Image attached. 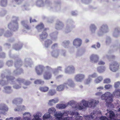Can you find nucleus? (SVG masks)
Returning <instances> with one entry per match:
<instances>
[{"mask_svg":"<svg viewBox=\"0 0 120 120\" xmlns=\"http://www.w3.org/2000/svg\"><path fill=\"white\" fill-rule=\"evenodd\" d=\"M114 87L116 89L115 91L111 94L109 92H106L101 96L102 100H105L106 105L108 106L111 105V103L113 101V98L114 96L116 97H120V89H117L120 87V82L118 81L115 83Z\"/></svg>","mask_w":120,"mask_h":120,"instance_id":"f257e3e1","label":"nucleus"},{"mask_svg":"<svg viewBox=\"0 0 120 120\" xmlns=\"http://www.w3.org/2000/svg\"><path fill=\"white\" fill-rule=\"evenodd\" d=\"M19 20L18 17L13 16V20L8 25V28L10 30L13 31H17L19 28V25L17 21Z\"/></svg>","mask_w":120,"mask_h":120,"instance_id":"f03ea898","label":"nucleus"},{"mask_svg":"<svg viewBox=\"0 0 120 120\" xmlns=\"http://www.w3.org/2000/svg\"><path fill=\"white\" fill-rule=\"evenodd\" d=\"M22 65V62L20 58L18 59L15 61L14 65L16 69L13 72V73L14 75H20L23 72V71L22 69V68H19Z\"/></svg>","mask_w":120,"mask_h":120,"instance_id":"7ed1b4c3","label":"nucleus"},{"mask_svg":"<svg viewBox=\"0 0 120 120\" xmlns=\"http://www.w3.org/2000/svg\"><path fill=\"white\" fill-rule=\"evenodd\" d=\"M109 32V28L108 25L106 24H103L100 26L97 33V35L98 36H101Z\"/></svg>","mask_w":120,"mask_h":120,"instance_id":"20e7f679","label":"nucleus"},{"mask_svg":"<svg viewBox=\"0 0 120 120\" xmlns=\"http://www.w3.org/2000/svg\"><path fill=\"white\" fill-rule=\"evenodd\" d=\"M7 81H5L3 80H0V85L4 86L8 84L9 83L11 84H14L15 83V78L11 76L6 77Z\"/></svg>","mask_w":120,"mask_h":120,"instance_id":"39448f33","label":"nucleus"},{"mask_svg":"<svg viewBox=\"0 0 120 120\" xmlns=\"http://www.w3.org/2000/svg\"><path fill=\"white\" fill-rule=\"evenodd\" d=\"M83 105L85 107H91L95 106L98 104L99 102L94 100H92L89 101H86L83 100L82 101Z\"/></svg>","mask_w":120,"mask_h":120,"instance_id":"423d86ee","label":"nucleus"},{"mask_svg":"<svg viewBox=\"0 0 120 120\" xmlns=\"http://www.w3.org/2000/svg\"><path fill=\"white\" fill-rule=\"evenodd\" d=\"M65 88L68 89L69 88H73L75 86V83L71 79H68L64 83Z\"/></svg>","mask_w":120,"mask_h":120,"instance_id":"0eeeda50","label":"nucleus"},{"mask_svg":"<svg viewBox=\"0 0 120 120\" xmlns=\"http://www.w3.org/2000/svg\"><path fill=\"white\" fill-rule=\"evenodd\" d=\"M49 71L52 70V73L55 76L57 75L59 73V71H62V68L60 66H58L56 68L53 69L51 67L49 66H46L45 67Z\"/></svg>","mask_w":120,"mask_h":120,"instance_id":"6e6552de","label":"nucleus"},{"mask_svg":"<svg viewBox=\"0 0 120 120\" xmlns=\"http://www.w3.org/2000/svg\"><path fill=\"white\" fill-rule=\"evenodd\" d=\"M109 68L111 71L115 72L119 69V64L116 62H113L109 64Z\"/></svg>","mask_w":120,"mask_h":120,"instance_id":"1a4fd4ad","label":"nucleus"},{"mask_svg":"<svg viewBox=\"0 0 120 120\" xmlns=\"http://www.w3.org/2000/svg\"><path fill=\"white\" fill-rule=\"evenodd\" d=\"M85 77V75L82 73H79L75 76L74 79L77 82H82Z\"/></svg>","mask_w":120,"mask_h":120,"instance_id":"9d476101","label":"nucleus"},{"mask_svg":"<svg viewBox=\"0 0 120 120\" xmlns=\"http://www.w3.org/2000/svg\"><path fill=\"white\" fill-rule=\"evenodd\" d=\"M48 29V28H45L43 30L42 32L40 34L39 38L40 41L42 42L47 37L48 34L46 33V31Z\"/></svg>","mask_w":120,"mask_h":120,"instance_id":"9b49d317","label":"nucleus"},{"mask_svg":"<svg viewBox=\"0 0 120 120\" xmlns=\"http://www.w3.org/2000/svg\"><path fill=\"white\" fill-rule=\"evenodd\" d=\"M46 71H45L43 75V78L44 79L48 80L51 79L52 77V70L49 71L47 70L45 67Z\"/></svg>","mask_w":120,"mask_h":120,"instance_id":"f8f14e48","label":"nucleus"},{"mask_svg":"<svg viewBox=\"0 0 120 120\" xmlns=\"http://www.w3.org/2000/svg\"><path fill=\"white\" fill-rule=\"evenodd\" d=\"M64 23L61 21L57 20L56 23L55 28L58 30H63L64 28Z\"/></svg>","mask_w":120,"mask_h":120,"instance_id":"ddd939ff","label":"nucleus"},{"mask_svg":"<svg viewBox=\"0 0 120 120\" xmlns=\"http://www.w3.org/2000/svg\"><path fill=\"white\" fill-rule=\"evenodd\" d=\"M82 39L80 38H77L74 40L73 44L74 46L77 48L80 46L82 44Z\"/></svg>","mask_w":120,"mask_h":120,"instance_id":"4468645a","label":"nucleus"},{"mask_svg":"<svg viewBox=\"0 0 120 120\" xmlns=\"http://www.w3.org/2000/svg\"><path fill=\"white\" fill-rule=\"evenodd\" d=\"M99 59L98 56L96 54H93L90 57V61L93 63H97Z\"/></svg>","mask_w":120,"mask_h":120,"instance_id":"2eb2a0df","label":"nucleus"},{"mask_svg":"<svg viewBox=\"0 0 120 120\" xmlns=\"http://www.w3.org/2000/svg\"><path fill=\"white\" fill-rule=\"evenodd\" d=\"M75 68L72 65L68 66L65 69V72L66 73L71 74L74 73Z\"/></svg>","mask_w":120,"mask_h":120,"instance_id":"dca6fc26","label":"nucleus"},{"mask_svg":"<svg viewBox=\"0 0 120 120\" xmlns=\"http://www.w3.org/2000/svg\"><path fill=\"white\" fill-rule=\"evenodd\" d=\"M44 68V67L42 65H39L36 66L35 69L37 74L39 75L42 74Z\"/></svg>","mask_w":120,"mask_h":120,"instance_id":"f3484780","label":"nucleus"},{"mask_svg":"<svg viewBox=\"0 0 120 120\" xmlns=\"http://www.w3.org/2000/svg\"><path fill=\"white\" fill-rule=\"evenodd\" d=\"M33 64L31 59L29 58H26L25 59L23 65L25 67H27L28 66L31 67V65Z\"/></svg>","mask_w":120,"mask_h":120,"instance_id":"a211bd4d","label":"nucleus"},{"mask_svg":"<svg viewBox=\"0 0 120 120\" xmlns=\"http://www.w3.org/2000/svg\"><path fill=\"white\" fill-rule=\"evenodd\" d=\"M66 114L67 115V111H64L63 113L61 112H57L54 114V116L56 117L57 119L58 120L61 119L63 115Z\"/></svg>","mask_w":120,"mask_h":120,"instance_id":"6ab92c4d","label":"nucleus"},{"mask_svg":"<svg viewBox=\"0 0 120 120\" xmlns=\"http://www.w3.org/2000/svg\"><path fill=\"white\" fill-rule=\"evenodd\" d=\"M16 81L19 83H23L26 85L28 86L30 84L31 82L29 81L26 80L25 79L21 78H19L16 80Z\"/></svg>","mask_w":120,"mask_h":120,"instance_id":"aec40b11","label":"nucleus"},{"mask_svg":"<svg viewBox=\"0 0 120 120\" xmlns=\"http://www.w3.org/2000/svg\"><path fill=\"white\" fill-rule=\"evenodd\" d=\"M3 88L4 89L3 90V92L4 93L10 94L13 91L11 87L10 86H5Z\"/></svg>","mask_w":120,"mask_h":120,"instance_id":"412c9836","label":"nucleus"},{"mask_svg":"<svg viewBox=\"0 0 120 120\" xmlns=\"http://www.w3.org/2000/svg\"><path fill=\"white\" fill-rule=\"evenodd\" d=\"M113 36L115 37H118L120 35V29L118 27H116L115 29L112 33Z\"/></svg>","mask_w":120,"mask_h":120,"instance_id":"4be33fe9","label":"nucleus"},{"mask_svg":"<svg viewBox=\"0 0 120 120\" xmlns=\"http://www.w3.org/2000/svg\"><path fill=\"white\" fill-rule=\"evenodd\" d=\"M0 110L3 111L2 113L4 114L6 112H7L8 110L7 106L4 104H0Z\"/></svg>","mask_w":120,"mask_h":120,"instance_id":"5701e85b","label":"nucleus"},{"mask_svg":"<svg viewBox=\"0 0 120 120\" xmlns=\"http://www.w3.org/2000/svg\"><path fill=\"white\" fill-rule=\"evenodd\" d=\"M60 52L59 49H56L52 51L51 52V54L53 57L56 58L58 56Z\"/></svg>","mask_w":120,"mask_h":120,"instance_id":"b1692460","label":"nucleus"},{"mask_svg":"<svg viewBox=\"0 0 120 120\" xmlns=\"http://www.w3.org/2000/svg\"><path fill=\"white\" fill-rule=\"evenodd\" d=\"M58 34V32L57 31H55L50 33L49 35L51 38L52 40L53 41H55L57 38V36Z\"/></svg>","mask_w":120,"mask_h":120,"instance_id":"393cba45","label":"nucleus"},{"mask_svg":"<svg viewBox=\"0 0 120 120\" xmlns=\"http://www.w3.org/2000/svg\"><path fill=\"white\" fill-rule=\"evenodd\" d=\"M22 25L27 30L30 29V28L28 25V22L26 21L23 20L21 22Z\"/></svg>","mask_w":120,"mask_h":120,"instance_id":"a878e982","label":"nucleus"},{"mask_svg":"<svg viewBox=\"0 0 120 120\" xmlns=\"http://www.w3.org/2000/svg\"><path fill=\"white\" fill-rule=\"evenodd\" d=\"M24 116H26V117L23 116V118L25 120H31L30 118L31 115L30 113L29 112H26L23 114Z\"/></svg>","mask_w":120,"mask_h":120,"instance_id":"bb28decb","label":"nucleus"},{"mask_svg":"<svg viewBox=\"0 0 120 120\" xmlns=\"http://www.w3.org/2000/svg\"><path fill=\"white\" fill-rule=\"evenodd\" d=\"M22 101V99L21 98H16L13 100L12 102L13 104L17 105L18 104L21 103Z\"/></svg>","mask_w":120,"mask_h":120,"instance_id":"cd10ccee","label":"nucleus"},{"mask_svg":"<svg viewBox=\"0 0 120 120\" xmlns=\"http://www.w3.org/2000/svg\"><path fill=\"white\" fill-rule=\"evenodd\" d=\"M90 31L92 33H95L97 28L96 26L93 24H91L89 27Z\"/></svg>","mask_w":120,"mask_h":120,"instance_id":"c85d7f7f","label":"nucleus"},{"mask_svg":"<svg viewBox=\"0 0 120 120\" xmlns=\"http://www.w3.org/2000/svg\"><path fill=\"white\" fill-rule=\"evenodd\" d=\"M74 27V26H72L70 25H68L66 26L65 30V31L66 33H69L71 31Z\"/></svg>","mask_w":120,"mask_h":120,"instance_id":"c756f323","label":"nucleus"},{"mask_svg":"<svg viewBox=\"0 0 120 120\" xmlns=\"http://www.w3.org/2000/svg\"><path fill=\"white\" fill-rule=\"evenodd\" d=\"M22 44L19 43L18 44H16L14 45L13 46V48L16 50H18L22 48Z\"/></svg>","mask_w":120,"mask_h":120,"instance_id":"7c9ffc66","label":"nucleus"},{"mask_svg":"<svg viewBox=\"0 0 120 120\" xmlns=\"http://www.w3.org/2000/svg\"><path fill=\"white\" fill-rule=\"evenodd\" d=\"M109 114L110 119L108 120H120L119 119H116L114 118L115 114L113 111H109Z\"/></svg>","mask_w":120,"mask_h":120,"instance_id":"2f4dec72","label":"nucleus"},{"mask_svg":"<svg viewBox=\"0 0 120 120\" xmlns=\"http://www.w3.org/2000/svg\"><path fill=\"white\" fill-rule=\"evenodd\" d=\"M37 6L38 7H43L44 5L43 0H37L36 3Z\"/></svg>","mask_w":120,"mask_h":120,"instance_id":"473e14b6","label":"nucleus"},{"mask_svg":"<svg viewBox=\"0 0 120 120\" xmlns=\"http://www.w3.org/2000/svg\"><path fill=\"white\" fill-rule=\"evenodd\" d=\"M103 79V78L102 76H100L96 78L94 80L95 83L97 84H98L101 82Z\"/></svg>","mask_w":120,"mask_h":120,"instance_id":"72a5a7b5","label":"nucleus"},{"mask_svg":"<svg viewBox=\"0 0 120 120\" xmlns=\"http://www.w3.org/2000/svg\"><path fill=\"white\" fill-rule=\"evenodd\" d=\"M44 26L43 24L42 23H41L37 26L36 28L37 29L38 31H43V30L45 28H44Z\"/></svg>","mask_w":120,"mask_h":120,"instance_id":"f704fd0d","label":"nucleus"},{"mask_svg":"<svg viewBox=\"0 0 120 120\" xmlns=\"http://www.w3.org/2000/svg\"><path fill=\"white\" fill-rule=\"evenodd\" d=\"M52 43V41L51 40L47 39L45 41L44 45L45 47L47 48Z\"/></svg>","mask_w":120,"mask_h":120,"instance_id":"c9c22d12","label":"nucleus"},{"mask_svg":"<svg viewBox=\"0 0 120 120\" xmlns=\"http://www.w3.org/2000/svg\"><path fill=\"white\" fill-rule=\"evenodd\" d=\"M105 68L104 66H101L97 68L98 71L99 73H102L105 71Z\"/></svg>","mask_w":120,"mask_h":120,"instance_id":"e433bc0d","label":"nucleus"},{"mask_svg":"<svg viewBox=\"0 0 120 120\" xmlns=\"http://www.w3.org/2000/svg\"><path fill=\"white\" fill-rule=\"evenodd\" d=\"M65 88L64 83L63 84L60 85L58 86L56 88V90L58 91H61L64 90V88Z\"/></svg>","mask_w":120,"mask_h":120,"instance_id":"4c0bfd02","label":"nucleus"},{"mask_svg":"<svg viewBox=\"0 0 120 120\" xmlns=\"http://www.w3.org/2000/svg\"><path fill=\"white\" fill-rule=\"evenodd\" d=\"M49 89V88L46 86H41L39 88V90L40 91L45 92H47Z\"/></svg>","mask_w":120,"mask_h":120,"instance_id":"58836bf2","label":"nucleus"},{"mask_svg":"<svg viewBox=\"0 0 120 120\" xmlns=\"http://www.w3.org/2000/svg\"><path fill=\"white\" fill-rule=\"evenodd\" d=\"M7 4V0H0V5L3 7L6 6Z\"/></svg>","mask_w":120,"mask_h":120,"instance_id":"ea45409f","label":"nucleus"},{"mask_svg":"<svg viewBox=\"0 0 120 120\" xmlns=\"http://www.w3.org/2000/svg\"><path fill=\"white\" fill-rule=\"evenodd\" d=\"M67 105L64 104H58L56 105V107L59 109H63L66 108Z\"/></svg>","mask_w":120,"mask_h":120,"instance_id":"a19ab883","label":"nucleus"},{"mask_svg":"<svg viewBox=\"0 0 120 120\" xmlns=\"http://www.w3.org/2000/svg\"><path fill=\"white\" fill-rule=\"evenodd\" d=\"M70 43L69 41H64L62 42V45L64 48H67Z\"/></svg>","mask_w":120,"mask_h":120,"instance_id":"79ce46f5","label":"nucleus"},{"mask_svg":"<svg viewBox=\"0 0 120 120\" xmlns=\"http://www.w3.org/2000/svg\"><path fill=\"white\" fill-rule=\"evenodd\" d=\"M58 101L59 100L57 99H52L49 101L48 104L49 105H53V103H57Z\"/></svg>","mask_w":120,"mask_h":120,"instance_id":"37998d69","label":"nucleus"},{"mask_svg":"<svg viewBox=\"0 0 120 120\" xmlns=\"http://www.w3.org/2000/svg\"><path fill=\"white\" fill-rule=\"evenodd\" d=\"M115 57L114 56H110L109 55L106 54L103 57V59L104 60H105L106 59H107L110 60V59L111 58L112 59H114L115 58Z\"/></svg>","mask_w":120,"mask_h":120,"instance_id":"c03bdc74","label":"nucleus"},{"mask_svg":"<svg viewBox=\"0 0 120 120\" xmlns=\"http://www.w3.org/2000/svg\"><path fill=\"white\" fill-rule=\"evenodd\" d=\"M44 81L41 79H37L35 80L34 82V83L35 84L43 85L44 83Z\"/></svg>","mask_w":120,"mask_h":120,"instance_id":"a18cd8bd","label":"nucleus"},{"mask_svg":"<svg viewBox=\"0 0 120 120\" xmlns=\"http://www.w3.org/2000/svg\"><path fill=\"white\" fill-rule=\"evenodd\" d=\"M12 35V34L10 32L7 31L4 33V36L6 37H9L11 36Z\"/></svg>","mask_w":120,"mask_h":120,"instance_id":"49530a36","label":"nucleus"},{"mask_svg":"<svg viewBox=\"0 0 120 120\" xmlns=\"http://www.w3.org/2000/svg\"><path fill=\"white\" fill-rule=\"evenodd\" d=\"M25 109V107L24 106H19L18 107L17 109H14V110L15 111H19Z\"/></svg>","mask_w":120,"mask_h":120,"instance_id":"de8ad7c7","label":"nucleus"},{"mask_svg":"<svg viewBox=\"0 0 120 120\" xmlns=\"http://www.w3.org/2000/svg\"><path fill=\"white\" fill-rule=\"evenodd\" d=\"M50 114L48 112H47L43 116V119H46L49 118L50 116Z\"/></svg>","mask_w":120,"mask_h":120,"instance_id":"09e8293b","label":"nucleus"},{"mask_svg":"<svg viewBox=\"0 0 120 120\" xmlns=\"http://www.w3.org/2000/svg\"><path fill=\"white\" fill-rule=\"evenodd\" d=\"M56 109L53 107L49 108L48 110V112L50 113L53 114L56 111Z\"/></svg>","mask_w":120,"mask_h":120,"instance_id":"8fccbe9b","label":"nucleus"},{"mask_svg":"<svg viewBox=\"0 0 120 120\" xmlns=\"http://www.w3.org/2000/svg\"><path fill=\"white\" fill-rule=\"evenodd\" d=\"M19 85H18L16 84H14L13 86V88L15 89H18L20 88L21 87V83H19Z\"/></svg>","mask_w":120,"mask_h":120,"instance_id":"3c124183","label":"nucleus"},{"mask_svg":"<svg viewBox=\"0 0 120 120\" xmlns=\"http://www.w3.org/2000/svg\"><path fill=\"white\" fill-rule=\"evenodd\" d=\"M92 80V79L90 77H88V78L86 79L85 80V83L86 84H88L90 83L91 81Z\"/></svg>","mask_w":120,"mask_h":120,"instance_id":"603ef678","label":"nucleus"},{"mask_svg":"<svg viewBox=\"0 0 120 120\" xmlns=\"http://www.w3.org/2000/svg\"><path fill=\"white\" fill-rule=\"evenodd\" d=\"M6 64L8 67H11L12 66L13 62L12 60H9L6 62Z\"/></svg>","mask_w":120,"mask_h":120,"instance_id":"864d4df0","label":"nucleus"},{"mask_svg":"<svg viewBox=\"0 0 120 120\" xmlns=\"http://www.w3.org/2000/svg\"><path fill=\"white\" fill-rule=\"evenodd\" d=\"M97 76V74L96 73H94L92 74H90L88 75V77H90V78H95Z\"/></svg>","mask_w":120,"mask_h":120,"instance_id":"5fc2aeb1","label":"nucleus"},{"mask_svg":"<svg viewBox=\"0 0 120 120\" xmlns=\"http://www.w3.org/2000/svg\"><path fill=\"white\" fill-rule=\"evenodd\" d=\"M111 39L109 37H107L106 38V42L107 44H108L111 42Z\"/></svg>","mask_w":120,"mask_h":120,"instance_id":"6e6d98bb","label":"nucleus"},{"mask_svg":"<svg viewBox=\"0 0 120 120\" xmlns=\"http://www.w3.org/2000/svg\"><path fill=\"white\" fill-rule=\"evenodd\" d=\"M34 118H33L32 120H41V119H40L39 116L37 115H35L34 116Z\"/></svg>","mask_w":120,"mask_h":120,"instance_id":"4d7b16f0","label":"nucleus"},{"mask_svg":"<svg viewBox=\"0 0 120 120\" xmlns=\"http://www.w3.org/2000/svg\"><path fill=\"white\" fill-rule=\"evenodd\" d=\"M110 82V79L109 78L106 79L104 81V83H108Z\"/></svg>","mask_w":120,"mask_h":120,"instance_id":"13d9d810","label":"nucleus"},{"mask_svg":"<svg viewBox=\"0 0 120 120\" xmlns=\"http://www.w3.org/2000/svg\"><path fill=\"white\" fill-rule=\"evenodd\" d=\"M6 13V11L5 10H3L0 12V16L2 17L4 16Z\"/></svg>","mask_w":120,"mask_h":120,"instance_id":"bf43d9fd","label":"nucleus"},{"mask_svg":"<svg viewBox=\"0 0 120 120\" xmlns=\"http://www.w3.org/2000/svg\"><path fill=\"white\" fill-rule=\"evenodd\" d=\"M61 56L65 57L66 56V51L65 50H61Z\"/></svg>","mask_w":120,"mask_h":120,"instance_id":"052dcab7","label":"nucleus"},{"mask_svg":"<svg viewBox=\"0 0 120 120\" xmlns=\"http://www.w3.org/2000/svg\"><path fill=\"white\" fill-rule=\"evenodd\" d=\"M48 93L49 95H52L54 94L55 92V91L53 90H50L49 91Z\"/></svg>","mask_w":120,"mask_h":120,"instance_id":"680f3d73","label":"nucleus"},{"mask_svg":"<svg viewBox=\"0 0 120 120\" xmlns=\"http://www.w3.org/2000/svg\"><path fill=\"white\" fill-rule=\"evenodd\" d=\"M13 1H14L18 4H20L24 0H12Z\"/></svg>","mask_w":120,"mask_h":120,"instance_id":"e2e57ef3","label":"nucleus"},{"mask_svg":"<svg viewBox=\"0 0 120 120\" xmlns=\"http://www.w3.org/2000/svg\"><path fill=\"white\" fill-rule=\"evenodd\" d=\"M4 30L3 29H0V36L4 35Z\"/></svg>","mask_w":120,"mask_h":120,"instance_id":"0e129e2a","label":"nucleus"},{"mask_svg":"<svg viewBox=\"0 0 120 120\" xmlns=\"http://www.w3.org/2000/svg\"><path fill=\"white\" fill-rule=\"evenodd\" d=\"M112 86L110 85H107L105 86V88L106 89H109L112 87Z\"/></svg>","mask_w":120,"mask_h":120,"instance_id":"69168bd1","label":"nucleus"},{"mask_svg":"<svg viewBox=\"0 0 120 120\" xmlns=\"http://www.w3.org/2000/svg\"><path fill=\"white\" fill-rule=\"evenodd\" d=\"M100 119L101 120H109L105 116H101L100 117Z\"/></svg>","mask_w":120,"mask_h":120,"instance_id":"338daca9","label":"nucleus"},{"mask_svg":"<svg viewBox=\"0 0 120 120\" xmlns=\"http://www.w3.org/2000/svg\"><path fill=\"white\" fill-rule=\"evenodd\" d=\"M5 55V53L3 52H0V58H4Z\"/></svg>","mask_w":120,"mask_h":120,"instance_id":"774afa93","label":"nucleus"}]
</instances>
